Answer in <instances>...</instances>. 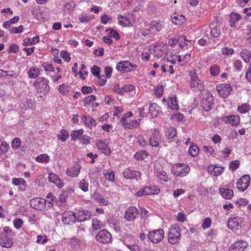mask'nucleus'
Masks as SVG:
<instances>
[{"instance_id":"1","label":"nucleus","mask_w":251,"mask_h":251,"mask_svg":"<svg viewBox=\"0 0 251 251\" xmlns=\"http://www.w3.org/2000/svg\"><path fill=\"white\" fill-rule=\"evenodd\" d=\"M190 77V85L194 91H202L204 88V82L199 79L195 70H192L189 72Z\"/></svg>"},{"instance_id":"2","label":"nucleus","mask_w":251,"mask_h":251,"mask_svg":"<svg viewBox=\"0 0 251 251\" xmlns=\"http://www.w3.org/2000/svg\"><path fill=\"white\" fill-rule=\"evenodd\" d=\"M49 82L47 78L40 77L35 81L33 85L38 93H44V95L46 96V93L49 92L50 90Z\"/></svg>"},{"instance_id":"3","label":"nucleus","mask_w":251,"mask_h":251,"mask_svg":"<svg viewBox=\"0 0 251 251\" xmlns=\"http://www.w3.org/2000/svg\"><path fill=\"white\" fill-rule=\"evenodd\" d=\"M181 233L179 226L174 224L169 228L168 241L171 244H175L180 239Z\"/></svg>"},{"instance_id":"4","label":"nucleus","mask_w":251,"mask_h":251,"mask_svg":"<svg viewBox=\"0 0 251 251\" xmlns=\"http://www.w3.org/2000/svg\"><path fill=\"white\" fill-rule=\"evenodd\" d=\"M190 167L185 164H177L174 165L172 168V172L176 176L183 177L190 172Z\"/></svg>"},{"instance_id":"5","label":"nucleus","mask_w":251,"mask_h":251,"mask_svg":"<svg viewBox=\"0 0 251 251\" xmlns=\"http://www.w3.org/2000/svg\"><path fill=\"white\" fill-rule=\"evenodd\" d=\"M116 68L119 73H129L133 69H135L137 68V66L132 64L130 61L126 60L119 62Z\"/></svg>"},{"instance_id":"6","label":"nucleus","mask_w":251,"mask_h":251,"mask_svg":"<svg viewBox=\"0 0 251 251\" xmlns=\"http://www.w3.org/2000/svg\"><path fill=\"white\" fill-rule=\"evenodd\" d=\"M167 47L166 43H156L153 45L152 47H151L150 50H152V53L154 56L161 57L166 52Z\"/></svg>"},{"instance_id":"7","label":"nucleus","mask_w":251,"mask_h":251,"mask_svg":"<svg viewBox=\"0 0 251 251\" xmlns=\"http://www.w3.org/2000/svg\"><path fill=\"white\" fill-rule=\"evenodd\" d=\"M164 237V232L162 229L150 231L148 234V239L153 243H160Z\"/></svg>"},{"instance_id":"8","label":"nucleus","mask_w":251,"mask_h":251,"mask_svg":"<svg viewBox=\"0 0 251 251\" xmlns=\"http://www.w3.org/2000/svg\"><path fill=\"white\" fill-rule=\"evenodd\" d=\"M160 189L155 186H146L139 190L135 194L137 197L157 194L160 192Z\"/></svg>"},{"instance_id":"9","label":"nucleus","mask_w":251,"mask_h":251,"mask_svg":"<svg viewBox=\"0 0 251 251\" xmlns=\"http://www.w3.org/2000/svg\"><path fill=\"white\" fill-rule=\"evenodd\" d=\"M232 88L230 85L226 83H222L216 86V90L220 97L227 98L231 93Z\"/></svg>"},{"instance_id":"10","label":"nucleus","mask_w":251,"mask_h":251,"mask_svg":"<svg viewBox=\"0 0 251 251\" xmlns=\"http://www.w3.org/2000/svg\"><path fill=\"white\" fill-rule=\"evenodd\" d=\"M243 222L242 217L237 216L229 218L227 221V226L233 231H236L241 227V224Z\"/></svg>"},{"instance_id":"11","label":"nucleus","mask_w":251,"mask_h":251,"mask_svg":"<svg viewBox=\"0 0 251 251\" xmlns=\"http://www.w3.org/2000/svg\"><path fill=\"white\" fill-rule=\"evenodd\" d=\"M250 177L248 175L241 176L237 182V188L241 192L245 191L249 185Z\"/></svg>"},{"instance_id":"12","label":"nucleus","mask_w":251,"mask_h":251,"mask_svg":"<svg viewBox=\"0 0 251 251\" xmlns=\"http://www.w3.org/2000/svg\"><path fill=\"white\" fill-rule=\"evenodd\" d=\"M213 100L212 95L209 93H206L201 101V106L203 109L206 111H210L212 109Z\"/></svg>"},{"instance_id":"13","label":"nucleus","mask_w":251,"mask_h":251,"mask_svg":"<svg viewBox=\"0 0 251 251\" xmlns=\"http://www.w3.org/2000/svg\"><path fill=\"white\" fill-rule=\"evenodd\" d=\"M161 142V137L159 131L154 128L151 130L150 144L152 147H158Z\"/></svg>"},{"instance_id":"14","label":"nucleus","mask_w":251,"mask_h":251,"mask_svg":"<svg viewBox=\"0 0 251 251\" xmlns=\"http://www.w3.org/2000/svg\"><path fill=\"white\" fill-rule=\"evenodd\" d=\"M62 222L67 225H72L76 220V215L71 211H65L62 215Z\"/></svg>"},{"instance_id":"15","label":"nucleus","mask_w":251,"mask_h":251,"mask_svg":"<svg viewBox=\"0 0 251 251\" xmlns=\"http://www.w3.org/2000/svg\"><path fill=\"white\" fill-rule=\"evenodd\" d=\"M111 238V234L109 232L105 229L100 230L96 236L97 240L103 244L110 242Z\"/></svg>"},{"instance_id":"16","label":"nucleus","mask_w":251,"mask_h":251,"mask_svg":"<svg viewBox=\"0 0 251 251\" xmlns=\"http://www.w3.org/2000/svg\"><path fill=\"white\" fill-rule=\"evenodd\" d=\"M126 179H135L138 181L141 179V173L138 171H132L128 168L125 169L123 173Z\"/></svg>"},{"instance_id":"17","label":"nucleus","mask_w":251,"mask_h":251,"mask_svg":"<svg viewBox=\"0 0 251 251\" xmlns=\"http://www.w3.org/2000/svg\"><path fill=\"white\" fill-rule=\"evenodd\" d=\"M121 121L126 128L132 129L137 128L140 124L141 120L138 119L135 120H128L126 117H122Z\"/></svg>"},{"instance_id":"18","label":"nucleus","mask_w":251,"mask_h":251,"mask_svg":"<svg viewBox=\"0 0 251 251\" xmlns=\"http://www.w3.org/2000/svg\"><path fill=\"white\" fill-rule=\"evenodd\" d=\"M248 246V244L245 241H237L230 246L228 251H244Z\"/></svg>"},{"instance_id":"19","label":"nucleus","mask_w":251,"mask_h":251,"mask_svg":"<svg viewBox=\"0 0 251 251\" xmlns=\"http://www.w3.org/2000/svg\"><path fill=\"white\" fill-rule=\"evenodd\" d=\"M98 149L101 152L106 155H109L111 154V150L108 146V141L107 140H100L96 144Z\"/></svg>"},{"instance_id":"20","label":"nucleus","mask_w":251,"mask_h":251,"mask_svg":"<svg viewBox=\"0 0 251 251\" xmlns=\"http://www.w3.org/2000/svg\"><path fill=\"white\" fill-rule=\"evenodd\" d=\"M223 122L231 124L233 126H237L240 123V117L237 115L224 116L221 118Z\"/></svg>"},{"instance_id":"21","label":"nucleus","mask_w":251,"mask_h":251,"mask_svg":"<svg viewBox=\"0 0 251 251\" xmlns=\"http://www.w3.org/2000/svg\"><path fill=\"white\" fill-rule=\"evenodd\" d=\"M208 31L210 32V35L214 38L218 37L220 31V25L217 22H212L208 27Z\"/></svg>"},{"instance_id":"22","label":"nucleus","mask_w":251,"mask_h":251,"mask_svg":"<svg viewBox=\"0 0 251 251\" xmlns=\"http://www.w3.org/2000/svg\"><path fill=\"white\" fill-rule=\"evenodd\" d=\"M75 215H76L77 221L82 222L89 220L91 213L87 210L83 209L79 210Z\"/></svg>"},{"instance_id":"23","label":"nucleus","mask_w":251,"mask_h":251,"mask_svg":"<svg viewBox=\"0 0 251 251\" xmlns=\"http://www.w3.org/2000/svg\"><path fill=\"white\" fill-rule=\"evenodd\" d=\"M46 201L43 199L35 198L30 201V204L32 207L38 210H41L44 207V203Z\"/></svg>"},{"instance_id":"24","label":"nucleus","mask_w":251,"mask_h":251,"mask_svg":"<svg viewBox=\"0 0 251 251\" xmlns=\"http://www.w3.org/2000/svg\"><path fill=\"white\" fill-rule=\"evenodd\" d=\"M138 213V211L135 207H130L126 211L125 218L128 221H133L136 217Z\"/></svg>"},{"instance_id":"25","label":"nucleus","mask_w":251,"mask_h":251,"mask_svg":"<svg viewBox=\"0 0 251 251\" xmlns=\"http://www.w3.org/2000/svg\"><path fill=\"white\" fill-rule=\"evenodd\" d=\"M154 173L159 180L166 182L169 181V177L162 168H156Z\"/></svg>"},{"instance_id":"26","label":"nucleus","mask_w":251,"mask_h":251,"mask_svg":"<svg viewBox=\"0 0 251 251\" xmlns=\"http://www.w3.org/2000/svg\"><path fill=\"white\" fill-rule=\"evenodd\" d=\"M49 181L53 183L58 188H61L64 186V183L58 176L54 173H50L48 176Z\"/></svg>"},{"instance_id":"27","label":"nucleus","mask_w":251,"mask_h":251,"mask_svg":"<svg viewBox=\"0 0 251 251\" xmlns=\"http://www.w3.org/2000/svg\"><path fill=\"white\" fill-rule=\"evenodd\" d=\"M224 168L221 166H216L213 164L209 165L208 168V173L213 176L220 175L223 171Z\"/></svg>"},{"instance_id":"28","label":"nucleus","mask_w":251,"mask_h":251,"mask_svg":"<svg viewBox=\"0 0 251 251\" xmlns=\"http://www.w3.org/2000/svg\"><path fill=\"white\" fill-rule=\"evenodd\" d=\"M81 167L78 164H75L73 166L69 168L66 170V174L68 176L71 177L77 176L80 172Z\"/></svg>"},{"instance_id":"29","label":"nucleus","mask_w":251,"mask_h":251,"mask_svg":"<svg viewBox=\"0 0 251 251\" xmlns=\"http://www.w3.org/2000/svg\"><path fill=\"white\" fill-rule=\"evenodd\" d=\"M171 19L172 22L176 25H181L185 21V18L183 15L176 13L172 15Z\"/></svg>"},{"instance_id":"30","label":"nucleus","mask_w":251,"mask_h":251,"mask_svg":"<svg viewBox=\"0 0 251 251\" xmlns=\"http://www.w3.org/2000/svg\"><path fill=\"white\" fill-rule=\"evenodd\" d=\"M102 174L106 179L112 182H114L115 180V174L111 169H104L103 171Z\"/></svg>"},{"instance_id":"31","label":"nucleus","mask_w":251,"mask_h":251,"mask_svg":"<svg viewBox=\"0 0 251 251\" xmlns=\"http://www.w3.org/2000/svg\"><path fill=\"white\" fill-rule=\"evenodd\" d=\"M230 25L231 27H236L237 26V23L241 19V16L235 12H232L230 13L229 16Z\"/></svg>"},{"instance_id":"32","label":"nucleus","mask_w":251,"mask_h":251,"mask_svg":"<svg viewBox=\"0 0 251 251\" xmlns=\"http://www.w3.org/2000/svg\"><path fill=\"white\" fill-rule=\"evenodd\" d=\"M219 191L223 198L225 199H230L233 196V191L228 188H220Z\"/></svg>"},{"instance_id":"33","label":"nucleus","mask_w":251,"mask_h":251,"mask_svg":"<svg viewBox=\"0 0 251 251\" xmlns=\"http://www.w3.org/2000/svg\"><path fill=\"white\" fill-rule=\"evenodd\" d=\"M149 113L152 118L158 116L160 111V107L156 103H152L149 108Z\"/></svg>"},{"instance_id":"34","label":"nucleus","mask_w":251,"mask_h":251,"mask_svg":"<svg viewBox=\"0 0 251 251\" xmlns=\"http://www.w3.org/2000/svg\"><path fill=\"white\" fill-rule=\"evenodd\" d=\"M13 244V241L6 236L0 238V245L3 247L10 248Z\"/></svg>"},{"instance_id":"35","label":"nucleus","mask_w":251,"mask_h":251,"mask_svg":"<svg viewBox=\"0 0 251 251\" xmlns=\"http://www.w3.org/2000/svg\"><path fill=\"white\" fill-rule=\"evenodd\" d=\"M166 104L168 108L172 110H177L179 108L176 98L175 96L171 97Z\"/></svg>"},{"instance_id":"36","label":"nucleus","mask_w":251,"mask_h":251,"mask_svg":"<svg viewBox=\"0 0 251 251\" xmlns=\"http://www.w3.org/2000/svg\"><path fill=\"white\" fill-rule=\"evenodd\" d=\"M83 130L82 129L73 130L71 133L72 140L75 141L78 139H81L83 137Z\"/></svg>"},{"instance_id":"37","label":"nucleus","mask_w":251,"mask_h":251,"mask_svg":"<svg viewBox=\"0 0 251 251\" xmlns=\"http://www.w3.org/2000/svg\"><path fill=\"white\" fill-rule=\"evenodd\" d=\"M40 75V71L35 67H31L28 71V77L30 78H35Z\"/></svg>"},{"instance_id":"38","label":"nucleus","mask_w":251,"mask_h":251,"mask_svg":"<svg viewBox=\"0 0 251 251\" xmlns=\"http://www.w3.org/2000/svg\"><path fill=\"white\" fill-rule=\"evenodd\" d=\"M192 42L191 40H187L186 37H183V41H181L179 44V47L181 48L188 49L191 48Z\"/></svg>"},{"instance_id":"39","label":"nucleus","mask_w":251,"mask_h":251,"mask_svg":"<svg viewBox=\"0 0 251 251\" xmlns=\"http://www.w3.org/2000/svg\"><path fill=\"white\" fill-rule=\"evenodd\" d=\"M35 160L37 162L40 163H48L50 161V157L47 154H41L38 155Z\"/></svg>"},{"instance_id":"40","label":"nucleus","mask_w":251,"mask_h":251,"mask_svg":"<svg viewBox=\"0 0 251 251\" xmlns=\"http://www.w3.org/2000/svg\"><path fill=\"white\" fill-rule=\"evenodd\" d=\"M240 55L245 62L248 63L250 61L251 57V52L250 51L244 50L240 52Z\"/></svg>"},{"instance_id":"41","label":"nucleus","mask_w":251,"mask_h":251,"mask_svg":"<svg viewBox=\"0 0 251 251\" xmlns=\"http://www.w3.org/2000/svg\"><path fill=\"white\" fill-rule=\"evenodd\" d=\"M165 27V23L163 21L155 22L152 25V29L156 31H160Z\"/></svg>"},{"instance_id":"42","label":"nucleus","mask_w":251,"mask_h":251,"mask_svg":"<svg viewBox=\"0 0 251 251\" xmlns=\"http://www.w3.org/2000/svg\"><path fill=\"white\" fill-rule=\"evenodd\" d=\"M250 106L248 103H243L241 105L238 106L237 110L242 114H245L248 112L250 110Z\"/></svg>"},{"instance_id":"43","label":"nucleus","mask_w":251,"mask_h":251,"mask_svg":"<svg viewBox=\"0 0 251 251\" xmlns=\"http://www.w3.org/2000/svg\"><path fill=\"white\" fill-rule=\"evenodd\" d=\"M169 64H170L169 61H168L167 64L161 66V70L164 73L168 72H170V74H173L174 73L173 66Z\"/></svg>"},{"instance_id":"44","label":"nucleus","mask_w":251,"mask_h":251,"mask_svg":"<svg viewBox=\"0 0 251 251\" xmlns=\"http://www.w3.org/2000/svg\"><path fill=\"white\" fill-rule=\"evenodd\" d=\"M118 19H124L123 21L126 22V25H127V26H131L132 25V23L131 21L130 16L129 14L127 15H120L118 16Z\"/></svg>"},{"instance_id":"45","label":"nucleus","mask_w":251,"mask_h":251,"mask_svg":"<svg viewBox=\"0 0 251 251\" xmlns=\"http://www.w3.org/2000/svg\"><path fill=\"white\" fill-rule=\"evenodd\" d=\"M71 189L67 188L66 190L62 192L59 196V201L61 202H64L66 201V199L69 197V191H71Z\"/></svg>"},{"instance_id":"46","label":"nucleus","mask_w":251,"mask_h":251,"mask_svg":"<svg viewBox=\"0 0 251 251\" xmlns=\"http://www.w3.org/2000/svg\"><path fill=\"white\" fill-rule=\"evenodd\" d=\"M199 148L194 144H191L189 148V153L192 156H195L199 153Z\"/></svg>"},{"instance_id":"47","label":"nucleus","mask_w":251,"mask_h":251,"mask_svg":"<svg viewBox=\"0 0 251 251\" xmlns=\"http://www.w3.org/2000/svg\"><path fill=\"white\" fill-rule=\"evenodd\" d=\"M24 29L23 25H20L18 27H11L9 28V31L11 34H18L22 33Z\"/></svg>"},{"instance_id":"48","label":"nucleus","mask_w":251,"mask_h":251,"mask_svg":"<svg viewBox=\"0 0 251 251\" xmlns=\"http://www.w3.org/2000/svg\"><path fill=\"white\" fill-rule=\"evenodd\" d=\"M21 143L22 142L20 138L18 137L14 138L11 142V147L12 149L14 150L18 149L21 145Z\"/></svg>"},{"instance_id":"49","label":"nucleus","mask_w":251,"mask_h":251,"mask_svg":"<svg viewBox=\"0 0 251 251\" xmlns=\"http://www.w3.org/2000/svg\"><path fill=\"white\" fill-rule=\"evenodd\" d=\"M135 89L134 86L131 84L125 85L121 87L120 91V94H123L125 92H128L133 91Z\"/></svg>"},{"instance_id":"50","label":"nucleus","mask_w":251,"mask_h":251,"mask_svg":"<svg viewBox=\"0 0 251 251\" xmlns=\"http://www.w3.org/2000/svg\"><path fill=\"white\" fill-rule=\"evenodd\" d=\"M176 130L175 128L170 127L168 128L166 131V136L169 139H172L176 136Z\"/></svg>"},{"instance_id":"51","label":"nucleus","mask_w":251,"mask_h":251,"mask_svg":"<svg viewBox=\"0 0 251 251\" xmlns=\"http://www.w3.org/2000/svg\"><path fill=\"white\" fill-rule=\"evenodd\" d=\"M79 188L84 192H87L89 190V184L84 179H82L79 184Z\"/></svg>"},{"instance_id":"52","label":"nucleus","mask_w":251,"mask_h":251,"mask_svg":"<svg viewBox=\"0 0 251 251\" xmlns=\"http://www.w3.org/2000/svg\"><path fill=\"white\" fill-rule=\"evenodd\" d=\"M59 139L62 142H65L69 137V134L67 130L63 129L58 135Z\"/></svg>"},{"instance_id":"53","label":"nucleus","mask_w":251,"mask_h":251,"mask_svg":"<svg viewBox=\"0 0 251 251\" xmlns=\"http://www.w3.org/2000/svg\"><path fill=\"white\" fill-rule=\"evenodd\" d=\"M12 183L14 185H25L26 184V181L24 178L21 177L13 178L12 179Z\"/></svg>"},{"instance_id":"54","label":"nucleus","mask_w":251,"mask_h":251,"mask_svg":"<svg viewBox=\"0 0 251 251\" xmlns=\"http://www.w3.org/2000/svg\"><path fill=\"white\" fill-rule=\"evenodd\" d=\"M48 240L46 234L43 235H39L37 236L36 242L40 244H45L48 242Z\"/></svg>"},{"instance_id":"55","label":"nucleus","mask_w":251,"mask_h":251,"mask_svg":"<svg viewBox=\"0 0 251 251\" xmlns=\"http://www.w3.org/2000/svg\"><path fill=\"white\" fill-rule=\"evenodd\" d=\"M102 226V223L98 219H95L92 221V226L94 230H97Z\"/></svg>"},{"instance_id":"56","label":"nucleus","mask_w":251,"mask_h":251,"mask_svg":"<svg viewBox=\"0 0 251 251\" xmlns=\"http://www.w3.org/2000/svg\"><path fill=\"white\" fill-rule=\"evenodd\" d=\"M42 66L44 68V70L47 72H54V68L52 65L50 63L46 62H43L42 64Z\"/></svg>"},{"instance_id":"57","label":"nucleus","mask_w":251,"mask_h":251,"mask_svg":"<svg viewBox=\"0 0 251 251\" xmlns=\"http://www.w3.org/2000/svg\"><path fill=\"white\" fill-rule=\"evenodd\" d=\"M9 148L8 144L6 142H2L0 145V155L8 151Z\"/></svg>"},{"instance_id":"58","label":"nucleus","mask_w":251,"mask_h":251,"mask_svg":"<svg viewBox=\"0 0 251 251\" xmlns=\"http://www.w3.org/2000/svg\"><path fill=\"white\" fill-rule=\"evenodd\" d=\"M220 68L217 65H212L210 68L211 74L213 76L217 75L220 73Z\"/></svg>"},{"instance_id":"59","label":"nucleus","mask_w":251,"mask_h":251,"mask_svg":"<svg viewBox=\"0 0 251 251\" xmlns=\"http://www.w3.org/2000/svg\"><path fill=\"white\" fill-rule=\"evenodd\" d=\"M70 90V87L65 84H62L59 87V91L63 95H66Z\"/></svg>"},{"instance_id":"60","label":"nucleus","mask_w":251,"mask_h":251,"mask_svg":"<svg viewBox=\"0 0 251 251\" xmlns=\"http://www.w3.org/2000/svg\"><path fill=\"white\" fill-rule=\"evenodd\" d=\"M32 106V101L29 99H27L25 100V101L24 102V103H22L21 105V107H23L26 110L27 109H30L31 108Z\"/></svg>"},{"instance_id":"61","label":"nucleus","mask_w":251,"mask_h":251,"mask_svg":"<svg viewBox=\"0 0 251 251\" xmlns=\"http://www.w3.org/2000/svg\"><path fill=\"white\" fill-rule=\"evenodd\" d=\"M147 156V153L145 151H140L137 152L134 155L135 158L137 159H143L145 157Z\"/></svg>"},{"instance_id":"62","label":"nucleus","mask_w":251,"mask_h":251,"mask_svg":"<svg viewBox=\"0 0 251 251\" xmlns=\"http://www.w3.org/2000/svg\"><path fill=\"white\" fill-rule=\"evenodd\" d=\"M240 161L238 160L232 161L229 165V168L232 170L235 171L239 167Z\"/></svg>"},{"instance_id":"63","label":"nucleus","mask_w":251,"mask_h":251,"mask_svg":"<svg viewBox=\"0 0 251 251\" xmlns=\"http://www.w3.org/2000/svg\"><path fill=\"white\" fill-rule=\"evenodd\" d=\"M233 67L236 71H240L242 68V63L239 60H236L233 62Z\"/></svg>"},{"instance_id":"64","label":"nucleus","mask_w":251,"mask_h":251,"mask_svg":"<svg viewBox=\"0 0 251 251\" xmlns=\"http://www.w3.org/2000/svg\"><path fill=\"white\" fill-rule=\"evenodd\" d=\"M211 225V220L209 218L205 219L202 224V227L203 229H205L208 228Z\"/></svg>"}]
</instances>
